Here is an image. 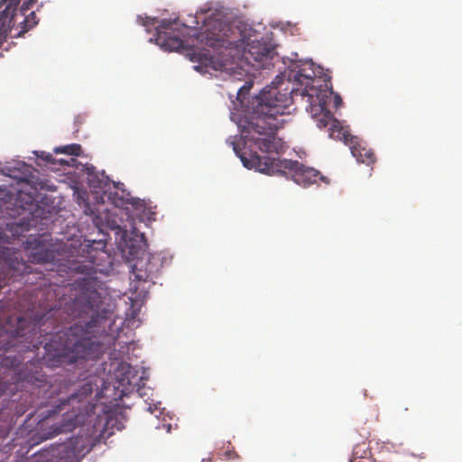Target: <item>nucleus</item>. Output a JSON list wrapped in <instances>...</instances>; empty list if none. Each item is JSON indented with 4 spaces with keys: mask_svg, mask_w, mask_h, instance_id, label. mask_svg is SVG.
Returning <instances> with one entry per match:
<instances>
[{
    "mask_svg": "<svg viewBox=\"0 0 462 462\" xmlns=\"http://www.w3.org/2000/svg\"><path fill=\"white\" fill-rule=\"evenodd\" d=\"M226 455L227 456V457L229 459H233V458H237L238 457V455L235 451L226 453Z\"/></svg>",
    "mask_w": 462,
    "mask_h": 462,
    "instance_id": "5701e85b",
    "label": "nucleus"
},
{
    "mask_svg": "<svg viewBox=\"0 0 462 462\" xmlns=\"http://www.w3.org/2000/svg\"><path fill=\"white\" fill-rule=\"evenodd\" d=\"M13 30L17 29L14 27V24L12 25L10 23V20L5 19L0 14V48L2 47L3 43L6 41L8 33L11 32Z\"/></svg>",
    "mask_w": 462,
    "mask_h": 462,
    "instance_id": "dca6fc26",
    "label": "nucleus"
},
{
    "mask_svg": "<svg viewBox=\"0 0 462 462\" xmlns=\"http://www.w3.org/2000/svg\"><path fill=\"white\" fill-rule=\"evenodd\" d=\"M234 151L247 169H254L259 172L268 175H285L303 187L317 183L319 180H324V177L319 171L306 167L298 161L261 156L255 151H250L249 155L246 156V153L241 152L236 144H234Z\"/></svg>",
    "mask_w": 462,
    "mask_h": 462,
    "instance_id": "20e7f679",
    "label": "nucleus"
},
{
    "mask_svg": "<svg viewBox=\"0 0 462 462\" xmlns=\"http://www.w3.org/2000/svg\"><path fill=\"white\" fill-rule=\"evenodd\" d=\"M139 20H142V24L144 26L155 25V23H156L155 19H152V18H148V17H146L145 19L139 17Z\"/></svg>",
    "mask_w": 462,
    "mask_h": 462,
    "instance_id": "412c9836",
    "label": "nucleus"
},
{
    "mask_svg": "<svg viewBox=\"0 0 462 462\" xmlns=\"http://www.w3.org/2000/svg\"><path fill=\"white\" fill-rule=\"evenodd\" d=\"M102 245V247L105 246L104 244L101 242L97 243L96 241H93L92 244L86 245V248H84L82 251L87 253V255L83 256L85 260L83 261H77L72 263H70L69 266H68L69 271L71 272H77V273H84L88 270H92L93 266L88 267V265L83 264L84 262H88L92 263L93 265H98L97 263V258L99 254H104L103 251H98L97 248L94 247V245Z\"/></svg>",
    "mask_w": 462,
    "mask_h": 462,
    "instance_id": "9d476101",
    "label": "nucleus"
},
{
    "mask_svg": "<svg viewBox=\"0 0 462 462\" xmlns=\"http://www.w3.org/2000/svg\"><path fill=\"white\" fill-rule=\"evenodd\" d=\"M75 162H76V160L73 158H70L69 160L60 159L59 161H56V164H59L61 167L73 166Z\"/></svg>",
    "mask_w": 462,
    "mask_h": 462,
    "instance_id": "aec40b11",
    "label": "nucleus"
},
{
    "mask_svg": "<svg viewBox=\"0 0 462 462\" xmlns=\"http://www.w3.org/2000/svg\"><path fill=\"white\" fill-rule=\"evenodd\" d=\"M133 205L137 208L139 205H142V203L140 201H135L133 203Z\"/></svg>",
    "mask_w": 462,
    "mask_h": 462,
    "instance_id": "393cba45",
    "label": "nucleus"
},
{
    "mask_svg": "<svg viewBox=\"0 0 462 462\" xmlns=\"http://www.w3.org/2000/svg\"><path fill=\"white\" fill-rule=\"evenodd\" d=\"M333 94H328V97H324L323 100L320 99L314 101L312 98L307 99L309 106L306 109L311 114V116L315 119L319 128L330 126L332 120L335 119L331 112L325 107L328 99Z\"/></svg>",
    "mask_w": 462,
    "mask_h": 462,
    "instance_id": "1a4fd4ad",
    "label": "nucleus"
},
{
    "mask_svg": "<svg viewBox=\"0 0 462 462\" xmlns=\"http://www.w3.org/2000/svg\"><path fill=\"white\" fill-rule=\"evenodd\" d=\"M25 200L26 205H32L35 201L34 197L32 194H25L23 191L18 193L17 200Z\"/></svg>",
    "mask_w": 462,
    "mask_h": 462,
    "instance_id": "6ab92c4d",
    "label": "nucleus"
},
{
    "mask_svg": "<svg viewBox=\"0 0 462 462\" xmlns=\"http://www.w3.org/2000/svg\"><path fill=\"white\" fill-rule=\"evenodd\" d=\"M349 148L352 155L357 162L366 165L373 164L376 158L375 154L371 148H368L358 138H350Z\"/></svg>",
    "mask_w": 462,
    "mask_h": 462,
    "instance_id": "9b49d317",
    "label": "nucleus"
},
{
    "mask_svg": "<svg viewBox=\"0 0 462 462\" xmlns=\"http://www.w3.org/2000/svg\"><path fill=\"white\" fill-rule=\"evenodd\" d=\"M196 40L200 44L212 48L244 47L243 56L255 69H270L274 66L277 53L274 46L266 41L253 40L246 42L238 28H233L221 20H208L205 29L197 34Z\"/></svg>",
    "mask_w": 462,
    "mask_h": 462,
    "instance_id": "7ed1b4c3",
    "label": "nucleus"
},
{
    "mask_svg": "<svg viewBox=\"0 0 462 462\" xmlns=\"http://www.w3.org/2000/svg\"><path fill=\"white\" fill-rule=\"evenodd\" d=\"M45 382V376L43 374H41L38 371H35V373L20 372L17 374V378L15 380L16 383H27L32 386H35L37 388L42 387Z\"/></svg>",
    "mask_w": 462,
    "mask_h": 462,
    "instance_id": "ddd939ff",
    "label": "nucleus"
},
{
    "mask_svg": "<svg viewBox=\"0 0 462 462\" xmlns=\"http://www.w3.org/2000/svg\"><path fill=\"white\" fill-rule=\"evenodd\" d=\"M56 153H66L69 155L79 156L82 152V148L78 143L68 144L64 146L56 147L54 149Z\"/></svg>",
    "mask_w": 462,
    "mask_h": 462,
    "instance_id": "f3484780",
    "label": "nucleus"
},
{
    "mask_svg": "<svg viewBox=\"0 0 462 462\" xmlns=\"http://www.w3.org/2000/svg\"><path fill=\"white\" fill-rule=\"evenodd\" d=\"M193 58H192V60H196L199 61L200 63V65H198V66H195V69H199L201 66H205L206 68H212L216 70L217 69H220L224 65V61L221 60H215V59L210 56L208 53H193Z\"/></svg>",
    "mask_w": 462,
    "mask_h": 462,
    "instance_id": "4468645a",
    "label": "nucleus"
},
{
    "mask_svg": "<svg viewBox=\"0 0 462 462\" xmlns=\"http://www.w3.org/2000/svg\"><path fill=\"white\" fill-rule=\"evenodd\" d=\"M50 235L42 234L30 236L23 243L30 262L33 263H48L55 261V252L49 241Z\"/></svg>",
    "mask_w": 462,
    "mask_h": 462,
    "instance_id": "6e6552de",
    "label": "nucleus"
},
{
    "mask_svg": "<svg viewBox=\"0 0 462 462\" xmlns=\"http://www.w3.org/2000/svg\"><path fill=\"white\" fill-rule=\"evenodd\" d=\"M35 155L46 162L48 164L51 166L52 170H60V168H56V160L52 157V155L46 152H35Z\"/></svg>",
    "mask_w": 462,
    "mask_h": 462,
    "instance_id": "a211bd4d",
    "label": "nucleus"
},
{
    "mask_svg": "<svg viewBox=\"0 0 462 462\" xmlns=\"http://www.w3.org/2000/svg\"><path fill=\"white\" fill-rule=\"evenodd\" d=\"M36 0H0V7L5 5L0 14L6 20H10V23L15 24L18 15L23 17V21L19 23L18 31L12 35L13 38L23 36L28 31L32 29L38 24L39 20L36 17L35 12H31L26 14V12L31 9Z\"/></svg>",
    "mask_w": 462,
    "mask_h": 462,
    "instance_id": "423d86ee",
    "label": "nucleus"
},
{
    "mask_svg": "<svg viewBox=\"0 0 462 462\" xmlns=\"http://www.w3.org/2000/svg\"><path fill=\"white\" fill-rule=\"evenodd\" d=\"M152 261L149 260L146 263V268L144 271L142 270L143 267V262L137 263L133 266V274L134 276V280L140 281V282H146L149 279H152L153 277L154 271L152 268Z\"/></svg>",
    "mask_w": 462,
    "mask_h": 462,
    "instance_id": "2eb2a0df",
    "label": "nucleus"
},
{
    "mask_svg": "<svg viewBox=\"0 0 462 462\" xmlns=\"http://www.w3.org/2000/svg\"><path fill=\"white\" fill-rule=\"evenodd\" d=\"M89 427V426H87ZM86 434H80L69 439L65 443L51 446L44 450L41 456L46 462H53L54 459L63 462H79L88 452H90L100 439L94 432V429H87Z\"/></svg>",
    "mask_w": 462,
    "mask_h": 462,
    "instance_id": "39448f33",
    "label": "nucleus"
},
{
    "mask_svg": "<svg viewBox=\"0 0 462 462\" xmlns=\"http://www.w3.org/2000/svg\"><path fill=\"white\" fill-rule=\"evenodd\" d=\"M245 87V86H244L243 88H239V90H238V92H237V94H238V95H240V94H241V92L243 91V88H244Z\"/></svg>",
    "mask_w": 462,
    "mask_h": 462,
    "instance_id": "a878e982",
    "label": "nucleus"
},
{
    "mask_svg": "<svg viewBox=\"0 0 462 462\" xmlns=\"http://www.w3.org/2000/svg\"><path fill=\"white\" fill-rule=\"evenodd\" d=\"M86 383H91V384L93 385V392H92V393H94L95 387H96V390H98V387H97V385H96V384H94V383H92L91 382H86L85 383H83V384L80 386V388H81L83 385H85ZM91 398H92V400H91L92 403H95V402H93V401H94L93 394L91 395Z\"/></svg>",
    "mask_w": 462,
    "mask_h": 462,
    "instance_id": "b1692460",
    "label": "nucleus"
},
{
    "mask_svg": "<svg viewBox=\"0 0 462 462\" xmlns=\"http://www.w3.org/2000/svg\"><path fill=\"white\" fill-rule=\"evenodd\" d=\"M334 104L336 107H338L342 104V98L338 94L334 95Z\"/></svg>",
    "mask_w": 462,
    "mask_h": 462,
    "instance_id": "4be33fe9",
    "label": "nucleus"
},
{
    "mask_svg": "<svg viewBox=\"0 0 462 462\" xmlns=\"http://www.w3.org/2000/svg\"><path fill=\"white\" fill-rule=\"evenodd\" d=\"M329 137L335 140L343 141L349 146L350 138H356L349 134L348 128L342 125V123L337 120H332L331 125L328 128Z\"/></svg>",
    "mask_w": 462,
    "mask_h": 462,
    "instance_id": "f8f14e48",
    "label": "nucleus"
},
{
    "mask_svg": "<svg viewBox=\"0 0 462 462\" xmlns=\"http://www.w3.org/2000/svg\"><path fill=\"white\" fill-rule=\"evenodd\" d=\"M296 68L292 78L298 88H291L290 91L285 88L286 92L282 93L273 82L253 98L252 111L239 124L245 145H254L266 153H279L283 149V143L277 137L276 132L282 127L281 116L293 100L298 97L314 101L323 100L328 94H334L330 79L322 77L321 69L316 68L311 60L302 62Z\"/></svg>",
    "mask_w": 462,
    "mask_h": 462,
    "instance_id": "f257e3e1",
    "label": "nucleus"
},
{
    "mask_svg": "<svg viewBox=\"0 0 462 462\" xmlns=\"http://www.w3.org/2000/svg\"><path fill=\"white\" fill-rule=\"evenodd\" d=\"M92 392L93 385L86 383L67 399H59L57 404L42 412V421L56 420L61 413L59 420L53 422L49 430H44L42 439H49L69 432L79 425L92 427L100 440L109 438L114 430H121L123 426L114 411L106 410L102 404L92 403Z\"/></svg>",
    "mask_w": 462,
    "mask_h": 462,
    "instance_id": "f03ea898",
    "label": "nucleus"
},
{
    "mask_svg": "<svg viewBox=\"0 0 462 462\" xmlns=\"http://www.w3.org/2000/svg\"><path fill=\"white\" fill-rule=\"evenodd\" d=\"M156 29V42L166 51H178L185 44L184 32L187 27L183 23H180L177 19L162 20Z\"/></svg>",
    "mask_w": 462,
    "mask_h": 462,
    "instance_id": "0eeeda50",
    "label": "nucleus"
}]
</instances>
